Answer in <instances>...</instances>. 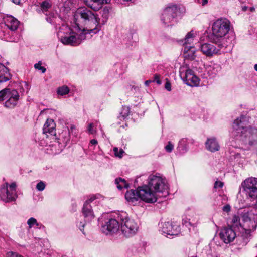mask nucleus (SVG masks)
<instances>
[{
  "label": "nucleus",
  "mask_w": 257,
  "mask_h": 257,
  "mask_svg": "<svg viewBox=\"0 0 257 257\" xmlns=\"http://www.w3.org/2000/svg\"><path fill=\"white\" fill-rule=\"evenodd\" d=\"M249 117L241 115L236 118L232 124V134L245 145H257V128L249 125Z\"/></svg>",
  "instance_id": "f257e3e1"
},
{
  "label": "nucleus",
  "mask_w": 257,
  "mask_h": 257,
  "mask_svg": "<svg viewBox=\"0 0 257 257\" xmlns=\"http://www.w3.org/2000/svg\"><path fill=\"white\" fill-rule=\"evenodd\" d=\"M75 25L81 29L83 26L92 27L89 31L93 34L97 33L100 30V19L89 9L83 7L78 8L74 15Z\"/></svg>",
  "instance_id": "f03ea898"
},
{
  "label": "nucleus",
  "mask_w": 257,
  "mask_h": 257,
  "mask_svg": "<svg viewBox=\"0 0 257 257\" xmlns=\"http://www.w3.org/2000/svg\"><path fill=\"white\" fill-rule=\"evenodd\" d=\"M257 227V209H253L244 213L241 217V224L238 227L240 236L238 240L242 241V246L249 241L251 233L256 230Z\"/></svg>",
  "instance_id": "7ed1b4c3"
},
{
  "label": "nucleus",
  "mask_w": 257,
  "mask_h": 257,
  "mask_svg": "<svg viewBox=\"0 0 257 257\" xmlns=\"http://www.w3.org/2000/svg\"><path fill=\"white\" fill-rule=\"evenodd\" d=\"M230 28V21L225 18H220L213 22L212 33L209 36L212 43H226L225 38Z\"/></svg>",
  "instance_id": "20e7f679"
},
{
  "label": "nucleus",
  "mask_w": 257,
  "mask_h": 257,
  "mask_svg": "<svg viewBox=\"0 0 257 257\" xmlns=\"http://www.w3.org/2000/svg\"><path fill=\"white\" fill-rule=\"evenodd\" d=\"M120 226L119 232L124 237H131L135 235L138 231L139 225L133 219L128 218L125 212H122L118 215Z\"/></svg>",
  "instance_id": "39448f33"
},
{
  "label": "nucleus",
  "mask_w": 257,
  "mask_h": 257,
  "mask_svg": "<svg viewBox=\"0 0 257 257\" xmlns=\"http://www.w3.org/2000/svg\"><path fill=\"white\" fill-rule=\"evenodd\" d=\"M148 186L159 197H166L169 194V187L166 180L160 175H151L148 179Z\"/></svg>",
  "instance_id": "423d86ee"
},
{
  "label": "nucleus",
  "mask_w": 257,
  "mask_h": 257,
  "mask_svg": "<svg viewBox=\"0 0 257 257\" xmlns=\"http://www.w3.org/2000/svg\"><path fill=\"white\" fill-rule=\"evenodd\" d=\"M59 40L64 45L77 46L79 40L76 39V32L73 31L71 29L66 26L60 28L57 32Z\"/></svg>",
  "instance_id": "0eeeda50"
},
{
  "label": "nucleus",
  "mask_w": 257,
  "mask_h": 257,
  "mask_svg": "<svg viewBox=\"0 0 257 257\" xmlns=\"http://www.w3.org/2000/svg\"><path fill=\"white\" fill-rule=\"evenodd\" d=\"M214 43L217 46L208 43L201 44L200 45L199 49L204 55L209 57L225 52V49L228 46L227 43Z\"/></svg>",
  "instance_id": "6e6552de"
},
{
  "label": "nucleus",
  "mask_w": 257,
  "mask_h": 257,
  "mask_svg": "<svg viewBox=\"0 0 257 257\" xmlns=\"http://www.w3.org/2000/svg\"><path fill=\"white\" fill-rule=\"evenodd\" d=\"M243 191L250 198H257V178L249 177L246 179L241 184Z\"/></svg>",
  "instance_id": "1a4fd4ad"
},
{
  "label": "nucleus",
  "mask_w": 257,
  "mask_h": 257,
  "mask_svg": "<svg viewBox=\"0 0 257 257\" xmlns=\"http://www.w3.org/2000/svg\"><path fill=\"white\" fill-rule=\"evenodd\" d=\"M180 75L183 80L188 86H196L199 84V79L189 68L184 67L181 68Z\"/></svg>",
  "instance_id": "9d476101"
},
{
  "label": "nucleus",
  "mask_w": 257,
  "mask_h": 257,
  "mask_svg": "<svg viewBox=\"0 0 257 257\" xmlns=\"http://www.w3.org/2000/svg\"><path fill=\"white\" fill-rule=\"evenodd\" d=\"M139 193L140 199L148 203L156 202L157 198L159 197L148 185L139 187Z\"/></svg>",
  "instance_id": "9b49d317"
},
{
  "label": "nucleus",
  "mask_w": 257,
  "mask_h": 257,
  "mask_svg": "<svg viewBox=\"0 0 257 257\" xmlns=\"http://www.w3.org/2000/svg\"><path fill=\"white\" fill-rule=\"evenodd\" d=\"M177 11V7L175 6H168L163 11L161 16V21L165 25H171L175 21Z\"/></svg>",
  "instance_id": "f8f14e48"
},
{
  "label": "nucleus",
  "mask_w": 257,
  "mask_h": 257,
  "mask_svg": "<svg viewBox=\"0 0 257 257\" xmlns=\"http://www.w3.org/2000/svg\"><path fill=\"white\" fill-rule=\"evenodd\" d=\"M120 220H118V216L117 219L114 218H109L107 219L104 224L102 225L101 230L106 235L113 234L119 231Z\"/></svg>",
  "instance_id": "ddd939ff"
},
{
  "label": "nucleus",
  "mask_w": 257,
  "mask_h": 257,
  "mask_svg": "<svg viewBox=\"0 0 257 257\" xmlns=\"http://www.w3.org/2000/svg\"><path fill=\"white\" fill-rule=\"evenodd\" d=\"M160 231L162 234H164L167 237L168 235H177L179 233L180 229L178 224L175 223L166 222L161 224Z\"/></svg>",
  "instance_id": "4468645a"
},
{
  "label": "nucleus",
  "mask_w": 257,
  "mask_h": 257,
  "mask_svg": "<svg viewBox=\"0 0 257 257\" xmlns=\"http://www.w3.org/2000/svg\"><path fill=\"white\" fill-rule=\"evenodd\" d=\"M235 230L229 227L222 228L219 234L220 239L226 244L230 243L236 236Z\"/></svg>",
  "instance_id": "2eb2a0df"
},
{
  "label": "nucleus",
  "mask_w": 257,
  "mask_h": 257,
  "mask_svg": "<svg viewBox=\"0 0 257 257\" xmlns=\"http://www.w3.org/2000/svg\"><path fill=\"white\" fill-rule=\"evenodd\" d=\"M196 34L193 30L188 32L186 35L183 41V44L184 45V51L191 53L192 55L190 56L192 59H194L195 57L194 55L195 53V48L191 46H188V44H191L196 37Z\"/></svg>",
  "instance_id": "dca6fc26"
},
{
  "label": "nucleus",
  "mask_w": 257,
  "mask_h": 257,
  "mask_svg": "<svg viewBox=\"0 0 257 257\" xmlns=\"http://www.w3.org/2000/svg\"><path fill=\"white\" fill-rule=\"evenodd\" d=\"M17 195L14 190L10 191L8 189V184L3 186L0 189V198L5 202H10L16 199Z\"/></svg>",
  "instance_id": "f3484780"
},
{
  "label": "nucleus",
  "mask_w": 257,
  "mask_h": 257,
  "mask_svg": "<svg viewBox=\"0 0 257 257\" xmlns=\"http://www.w3.org/2000/svg\"><path fill=\"white\" fill-rule=\"evenodd\" d=\"M95 199V198L94 197H92L86 200L82 208V213L87 221H90L94 218V214L90 203Z\"/></svg>",
  "instance_id": "a211bd4d"
},
{
  "label": "nucleus",
  "mask_w": 257,
  "mask_h": 257,
  "mask_svg": "<svg viewBox=\"0 0 257 257\" xmlns=\"http://www.w3.org/2000/svg\"><path fill=\"white\" fill-rule=\"evenodd\" d=\"M75 130V127L74 125H72L70 130L68 127H65L59 134L58 139L59 140V143L62 144V146H66L70 140V133H73V131Z\"/></svg>",
  "instance_id": "6ab92c4d"
},
{
  "label": "nucleus",
  "mask_w": 257,
  "mask_h": 257,
  "mask_svg": "<svg viewBox=\"0 0 257 257\" xmlns=\"http://www.w3.org/2000/svg\"><path fill=\"white\" fill-rule=\"evenodd\" d=\"M5 102V106L9 108H14L17 104L19 99V94L15 89L10 90Z\"/></svg>",
  "instance_id": "aec40b11"
},
{
  "label": "nucleus",
  "mask_w": 257,
  "mask_h": 257,
  "mask_svg": "<svg viewBox=\"0 0 257 257\" xmlns=\"http://www.w3.org/2000/svg\"><path fill=\"white\" fill-rule=\"evenodd\" d=\"M91 28H94V27H89L88 28L87 26L86 27H85V26H83L81 29L77 27V29L79 31L76 32V39H78V40H79V45L83 40L87 39V38H90L91 35L89 36V35L91 33H93L92 32L89 31Z\"/></svg>",
  "instance_id": "412c9836"
},
{
  "label": "nucleus",
  "mask_w": 257,
  "mask_h": 257,
  "mask_svg": "<svg viewBox=\"0 0 257 257\" xmlns=\"http://www.w3.org/2000/svg\"><path fill=\"white\" fill-rule=\"evenodd\" d=\"M4 21L7 27L12 31H16L20 24V22L12 16L5 17Z\"/></svg>",
  "instance_id": "4be33fe9"
},
{
  "label": "nucleus",
  "mask_w": 257,
  "mask_h": 257,
  "mask_svg": "<svg viewBox=\"0 0 257 257\" xmlns=\"http://www.w3.org/2000/svg\"><path fill=\"white\" fill-rule=\"evenodd\" d=\"M43 131L44 134L48 133L50 135L56 136V124L54 121L52 119H47L44 125Z\"/></svg>",
  "instance_id": "5701e85b"
},
{
  "label": "nucleus",
  "mask_w": 257,
  "mask_h": 257,
  "mask_svg": "<svg viewBox=\"0 0 257 257\" xmlns=\"http://www.w3.org/2000/svg\"><path fill=\"white\" fill-rule=\"evenodd\" d=\"M111 0H84V3L94 10H99L102 4L110 3Z\"/></svg>",
  "instance_id": "b1692460"
},
{
  "label": "nucleus",
  "mask_w": 257,
  "mask_h": 257,
  "mask_svg": "<svg viewBox=\"0 0 257 257\" xmlns=\"http://www.w3.org/2000/svg\"><path fill=\"white\" fill-rule=\"evenodd\" d=\"M125 199L128 202L135 205L139 199H140L139 193V187H138L137 190H131L127 191L125 193Z\"/></svg>",
  "instance_id": "393cba45"
},
{
  "label": "nucleus",
  "mask_w": 257,
  "mask_h": 257,
  "mask_svg": "<svg viewBox=\"0 0 257 257\" xmlns=\"http://www.w3.org/2000/svg\"><path fill=\"white\" fill-rule=\"evenodd\" d=\"M206 149L211 152L219 150L220 146L216 138L212 137L207 140L205 143Z\"/></svg>",
  "instance_id": "a878e982"
},
{
  "label": "nucleus",
  "mask_w": 257,
  "mask_h": 257,
  "mask_svg": "<svg viewBox=\"0 0 257 257\" xmlns=\"http://www.w3.org/2000/svg\"><path fill=\"white\" fill-rule=\"evenodd\" d=\"M10 79L8 69L3 64L0 63V82L7 81Z\"/></svg>",
  "instance_id": "bb28decb"
},
{
  "label": "nucleus",
  "mask_w": 257,
  "mask_h": 257,
  "mask_svg": "<svg viewBox=\"0 0 257 257\" xmlns=\"http://www.w3.org/2000/svg\"><path fill=\"white\" fill-rule=\"evenodd\" d=\"M230 223L231 226L230 227L238 231V227L240 226V224H241V222H240L239 216L235 215H233L231 218Z\"/></svg>",
  "instance_id": "cd10ccee"
},
{
  "label": "nucleus",
  "mask_w": 257,
  "mask_h": 257,
  "mask_svg": "<svg viewBox=\"0 0 257 257\" xmlns=\"http://www.w3.org/2000/svg\"><path fill=\"white\" fill-rule=\"evenodd\" d=\"M117 187L119 190H121L123 188H127L129 186L128 184L126 182L124 179L121 178H117L115 181Z\"/></svg>",
  "instance_id": "c85d7f7f"
},
{
  "label": "nucleus",
  "mask_w": 257,
  "mask_h": 257,
  "mask_svg": "<svg viewBox=\"0 0 257 257\" xmlns=\"http://www.w3.org/2000/svg\"><path fill=\"white\" fill-rule=\"evenodd\" d=\"M52 6V2L49 0L44 1L41 4V8L43 13L49 11Z\"/></svg>",
  "instance_id": "c756f323"
},
{
  "label": "nucleus",
  "mask_w": 257,
  "mask_h": 257,
  "mask_svg": "<svg viewBox=\"0 0 257 257\" xmlns=\"http://www.w3.org/2000/svg\"><path fill=\"white\" fill-rule=\"evenodd\" d=\"M220 70V66L219 65H214L212 67H210L208 70V73L211 77H214Z\"/></svg>",
  "instance_id": "7c9ffc66"
},
{
  "label": "nucleus",
  "mask_w": 257,
  "mask_h": 257,
  "mask_svg": "<svg viewBox=\"0 0 257 257\" xmlns=\"http://www.w3.org/2000/svg\"><path fill=\"white\" fill-rule=\"evenodd\" d=\"M69 88L66 86H62L57 89V93L60 95H64L69 92Z\"/></svg>",
  "instance_id": "2f4dec72"
},
{
  "label": "nucleus",
  "mask_w": 257,
  "mask_h": 257,
  "mask_svg": "<svg viewBox=\"0 0 257 257\" xmlns=\"http://www.w3.org/2000/svg\"><path fill=\"white\" fill-rule=\"evenodd\" d=\"M130 113V108L127 106H123L120 112V116L123 118H125L127 117Z\"/></svg>",
  "instance_id": "473e14b6"
},
{
  "label": "nucleus",
  "mask_w": 257,
  "mask_h": 257,
  "mask_svg": "<svg viewBox=\"0 0 257 257\" xmlns=\"http://www.w3.org/2000/svg\"><path fill=\"white\" fill-rule=\"evenodd\" d=\"M10 91V89H4L0 91V101L7 99V97Z\"/></svg>",
  "instance_id": "72a5a7b5"
},
{
  "label": "nucleus",
  "mask_w": 257,
  "mask_h": 257,
  "mask_svg": "<svg viewBox=\"0 0 257 257\" xmlns=\"http://www.w3.org/2000/svg\"><path fill=\"white\" fill-rule=\"evenodd\" d=\"M102 16L103 17V24L106 22L108 19L109 15V11L107 9H104L100 12Z\"/></svg>",
  "instance_id": "f704fd0d"
},
{
  "label": "nucleus",
  "mask_w": 257,
  "mask_h": 257,
  "mask_svg": "<svg viewBox=\"0 0 257 257\" xmlns=\"http://www.w3.org/2000/svg\"><path fill=\"white\" fill-rule=\"evenodd\" d=\"M27 223L30 228H31L34 225H36L37 226L39 225V224L37 221V220L33 217H31L29 219H28Z\"/></svg>",
  "instance_id": "c9c22d12"
},
{
  "label": "nucleus",
  "mask_w": 257,
  "mask_h": 257,
  "mask_svg": "<svg viewBox=\"0 0 257 257\" xmlns=\"http://www.w3.org/2000/svg\"><path fill=\"white\" fill-rule=\"evenodd\" d=\"M88 133L90 134L95 135L96 133V129L94 128L93 123H91L89 124L88 127Z\"/></svg>",
  "instance_id": "e433bc0d"
},
{
  "label": "nucleus",
  "mask_w": 257,
  "mask_h": 257,
  "mask_svg": "<svg viewBox=\"0 0 257 257\" xmlns=\"http://www.w3.org/2000/svg\"><path fill=\"white\" fill-rule=\"evenodd\" d=\"M46 187L45 183L43 181L39 182L36 185V189L39 191H43Z\"/></svg>",
  "instance_id": "4c0bfd02"
},
{
  "label": "nucleus",
  "mask_w": 257,
  "mask_h": 257,
  "mask_svg": "<svg viewBox=\"0 0 257 257\" xmlns=\"http://www.w3.org/2000/svg\"><path fill=\"white\" fill-rule=\"evenodd\" d=\"M34 67L36 69L41 70L43 73H44L46 71V69L45 67L41 66V61H39L38 63L35 64L34 65Z\"/></svg>",
  "instance_id": "58836bf2"
},
{
  "label": "nucleus",
  "mask_w": 257,
  "mask_h": 257,
  "mask_svg": "<svg viewBox=\"0 0 257 257\" xmlns=\"http://www.w3.org/2000/svg\"><path fill=\"white\" fill-rule=\"evenodd\" d=\"M113 151L114 152L115 156L119 157L120 158H121L122 157V154L124 153V151L122 149L119 150L116 147L114 148Z\"/></svg>",
  "instance_id": "ea45409f"
},
{
  "label": "nucleus",
  "mask_w": 257,
  "mask_h": 257,
  "mask_svg": "<svg viewBox=\"0 0 257 257\" xmlns=\"http://www.w3.org/2000/svg\"><path fill=\"white\" fill-rule=\"evenodd\" d=\"M174 148V145L171 143L170 142H168L167 145L165 146V150L167 152H171Z\"/></svg>",
  "instance_id": "a19ab883"
},
{
  "label": "nucleus",
  "mask_w": 257,
  "mask_h": 257,
  "mask_svg": "<svg viewBox=\"0 0 257 257\" xmlns=\"http://www.w3.org/2000/svg\"><path fill=\"white\" fill-rule=\"evenodd\" d=\"M165 88L166 90H167L169 91H170L171 90V84L167 79H166V82L165 83Z\"/></svg>",
  "instance_id": "79ce46f5"
},
{
  "label": "nucleus",
  "mask_w": 257,
  "mask_h": 257,
  "mask_svg": "<svg viewBox=\"0 0 257 257\" xmlns=\"http://www.w3.org/2000/svg\"><path fill=\"white\" fill-rule=\"evenodd\" d=\"M223 185V184L222 182L220 181H216L214 183V187L215 188H222Z\"/></svg>",
  "instance_id": "37998d69"
},
{
  "label": "nucleus",
  "mask_w": 257,
  "mask_h": 257,
  "mask_svg": "<svg viewBox=\"0 0 257 257\" xmlns=\"http://www.w3.org/2000/svg\"><path fill=\"white\" fill-rule=\"evenodd\" d=\"M154 77V80L153 81H156L158 84H161V81L160 80V75L158 74H155Z\"/></svg>",
  "instance_id": "c03bdc74"
},
{
  "label": "nucleus",
  "mask_w": 257,
  "mask_h": 257,
  "mask_svg": "<svg viewBox=\"0 0 257 257\" xmlns=\"http://www.w3.org/2000/svg\"><path fill=\"white\" fill-rule=\"evenodd\" d=\"M16 183H13L10 185L9 190H10V191H12L13 190H14L15 191V192L16 193Z\"/></svg>",
  "instance_id": "a18cd8bd"
},
{
  "label": "nucleus",
  "mask_w": 257,
  "mask_h": 257,
  "mask_svg": "<svg viewBox=\"0 0 257 257\" xmlns=\"http://www.w3.org/2000/svg\"><path fill=\"white\" fill-rule=\"evenodd\" d=\"M8 257H23L21 255H18L15 252H10L8 254Z\"/></svg>",
  "instance_id": "49530a36"
},
{
  "label": "nucleus",
  "mask_w": 257,
  "mask_h": 257,
  "mask_svg": "<svg viewBox=\"0 0 257 257\" xmlns=\"http://www.w3.org/2000/svg\"><path fill=\"white\" fill-rule=\"evenodd\" d=\"M222 210L224 212H228L230 211V206L229 205H226L223 206Z\"/></svg>",
  "instance_id": "de8ad7c7"
},
{
  "label": "nucleus",
  "mask_w": 257,
  "mask_h": 257,
  "mask_svg": "<svg viewBox=\"0 0 257 257\" xmlns=\"http://www.w3.org/2000/svg\"><path fill=\"white\" fill-rule=\"evenodd\" d=\"M26 0H12V2L17 5H20L24 2H25Z\"/></svg>",
  "instance_id": "09e8293b"
},
{
  "label": "nucleus",
  "mask_w": 257,
  "mask_h": 257,
  "mask_svg": "<svg viewBox=\"0 0 257 257\" xmlns=\"http://www.w3.org/2000/svg\"><path fill=\"white\" fill-rule=\"evenodd\" d=\"M182 221H183V224H185L186 226L187 225V223H188V224H189L190 225H191V226L193 225L194 224V223H193L192 222H190V219H189V221H188V222L186 220H185V219H183V220H182Z\"/></svg>",
  "instance_id": "8fccbe9b"
},
{
  "label": "nucleus",
  "mask_w": 257,
  "mask_h": 257,
  "mask_svg": "<svg viewBox=\"0 0 257 257\" xmlns=\"http://www.w3.org/2000/svg\"><path fill=\"white\" fill-rule=\"evenodd\" d=\"M90 143L92 145H96L98 143L97 141L96 140H95V139L91 140V141H90Z\"/></svg>",
  "instance_id": "3c124183"
},
{
  "label": "nucleus",
  "mask_w": 257,
  "mask_h": 257,
  "mask_svg": "<svg viewBox=\"0 0 257 257\" xmlns=\"http://www.w3.org/2000/svg\"><path fill=\"white\" fill-rule=\"evenodd\" d=\"M152 82V81L150 80H147V81H146L145 82V85H146V86H148V85H149V84H150L151 82Z\"/></svg>",
  "instance_id": "603ef678"
},
{
  "label": "nucleus",
  "mask_w": 257,
  "mask_h": 257,
  "mask_svg": "<svg viewBox=\"0 0 257 257\" xmlns=\"http://www.w3.org/2000/svg\"><path fill=\"white\" fill-rule=\"evenodd\" d=\"M207 3V0H202V5H204Z\"/></svg>",
  "instance_id": "864d4df0"
},
{
  "label": "nucleus",
  "mask_w": 257,
  "mask_h": 257,
  "mask_svg": "<svg viewBox=\"0 0 257 257\" xmlns=\"http://www.w3.org/2000/svg\"><path fill=\"white\" fill-rule=\"evenodd\" d=\"M46 20H47V21L48 22H49V23H51L52 22V20H51V18H46Z\"/></svg>",
  "instance_id": "5fc2aeb1"
},
{
  "label": "nucleus",
  "mask_w": 257,
  "mask_h": 257,
  "mask_svg": "<svg viewBox=\"0 0 257 257\" xmlns=\"http://www.w3.org/2000/svg\"><path fill=\"white\" fill-rule=\"evenodd\" d=\"M254 69L257 71V64L254 65Z\"/></svg>",
  "instance_id": "6e6d98bb"
},
{
  "label": "nucleus",
  "mask_w": 257,
  "mask_h": 257,
  "mask_svg": "<svg viewBox=\"0 0 257 257\" xmlns=\"http://www.w3.org/2000/svg\"><path fill=\"white\" fill-rule=\"evenodd\" d=\"M254 8H253V7H251V8H250V11H254Z\"/></svg>",
  "instance_id": "4d7b16f0"
},
{
  "label": "nucleus",
  "mask_w": 257,
  "mask_h": 257,
  "mask_svg": "<svg viewBox=\"0 0 257 257\" xmlns=\"http://www.w3.org/2000/svg\"><path fill=\"white\" fill-rule=\"evenodd\" d=\"M183 141H184V140H183V139L181 140L179 142V145H180V144H181V142H183Z\"/></svg>",
  "instance_id": "13d9d810"
},
{
  "label": "nucleus",
  "mask_w": 257,
  "mask_h": 257,
  "mask_svg": "<svg viewBox=\"0 0 257 257\" xmlns=\"http://www.w3.org/2000/svg\"><path fill=\"white\" fill-rule=\"evenodd\" d=\"M84 225H85V224H83L81 225V226L83 228V227H84Z\"/></svg>",
  "instance_id": "bf43d9fd"
},
{
  "label": "nucleus",
  "mask_w": 257,
  "mask_h": 257,
  "mask_svg": "<svg viewBox=\"0 0 257 257\" xmlns=\"http://www.w3.org/2000/svg\"><path fill=\"white\" fill-rule=\"evenodd\" d=\"M79 228H80V230H81V231H82V229L80 228V227H81V226H80V225H79Z\"/></svg>",
  "instance_id": "052dcab7"
}]
</instances>
